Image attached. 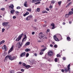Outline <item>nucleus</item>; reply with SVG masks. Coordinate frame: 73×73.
Here are the masks:
<instances>
[{
    "label": "nucleus",
    "instance_id": "obj_14",
    "mask_svg": "<svg viewBox=\"0 0 73 73\" xmlns=\"http://www.w3.org/2000/svg\"><path fill=\"white\" fill-rule=\"evenodd\" d=\"M39 35H40L39 36H40V37H41V38H42L43 37H44V36H45V35L41 33H39Z\"/></svg>",
    "mask_w": 73,
    "mask_h": 73
},
{
    "label": "nucleus",
    "instance_id": "obj_63",
    "mask_svg": "<svg viewBox=\"0 0 73 73\" xmlns=\"http://www.w3.org/2000/svg\"><path fill=\"white\" fill-rule=\"evenodd\" d=\"M44 47V45H42V46H41V47L42 48H43V47Z\"/></svg>",
    "mask_w": 73,
    "mask_h": 73
},
{
    "label": "nucleus",
    "instance_id": "obj_48",
    "mask_svg": "<svg viewBox=\"0 0 73 73\" xmlns=\"http://www.w3.org/2000/svg\"><path fill=\"white\" fill-rule=\"evenodd\" d=\"M64 71H65L64 70L62 69V70H61V72H64Z\"/></svg>",
    "mask_w": 73,
    "mask_h": 73
},
{
    "label": "nucleus",
    "instance_id": "obj_12",
    "mask_svg": "<svg viewBox=\"0 0 73 73\" xmlns=\"http://www.w3.org/2000/svg\"><path fill=\"white\" fill-rule=\"evenodd\" d=\"M27 1H25L24 4V5L25 7H28V5L27 4Z\"/></svg>",
    "mask_w": 73,
    "mask_h": 73
},
{
    "label": "nucleus",
    "instance_id": "obj_55",
    "mask_svg": "<svg viewBox=\"0 0 73 73\" xmlns=\"http://www.w3.org/2000/svg\"><path fill=\"white\" fill-rule=\"evenodd\" d=\"M19 64H20V65H21L22 64V63H21V62H19Z\"/></svg>",
    "mask_w": 73,
    "mask_h": 73
},
{
    "label": "nucleus",
    "instance_id": "obj_58",
    "mask_svg": "<svg viewBox=\"0 0 73 73\" xmlns=\"http://www.w3.org/2000/svg\"><path fill=\"white\" fill-rule=\"evenodd\" d=\"M63 59L64 60H66V58L65 57H64L63 58Z\"/></svg>",
    "mask_w": 73,
    "mask_h": 73
},
{
    "label": "nucleus",
    "instance_id": "obj_18",
    "mask_svg": "<svg viewBox=\"0 0 73 73\" xmlns=\"http://www.w3.org/2000/svg\"><path fill=\"white\" fill-rule=\"evenodd\" d=\"M25 67L27 69H29V68H31V66L29 65H26Z\"/></svg>",
    "mask_w": 73,
    "mask_h": 73
},
{
    "label": "nucleus",
    "instance_id": "obj_24",
    "mask_svg": "<svg viewBox=\"0 0 73 73\" xmlns=\"http://www.w3.org/2000/svg\"><path fill=\"white\" fill-rule=\"evenodd\" d=\"M71 4H72V2H70V3H69L66 6V8L69 7V5H70Z\"/></svg>",
    "mask_w": 73,
    "mask_h": 73
},
{
    "label": "nucleus",
    "instance_id": "obj_28",
    "mask_svg": "<svg viewBox=\"0 0 73 73\" xmlns=\"http://www.w3.org/2000/svg\"><path fill=\"white\" fill-rule=\"evenodd\" d=\"M67 39L68 40V41H70V37H68L67 38Z\"/></svg>",
    "mask_w": 73,
    "mask_h": 73
},
{
    "label": "nucleus",
    "instance_id": "obj_45",
    "mask_svg": "<svg viewBox=\"0 0 73 73\" xmlns=\"http://www.w3.org/2000/svg\"><path fill=\"white\" fill-rule=\"evenodd\" d=\"M56 56L57 57H60V55L59 54H57Z\"/></svg>",
    "mask_w": 73,
    "mask_h": 73
},
{
    "label": "nucleus",
    "instance_id": "obj_44",
    "mask_svg": "<svg viewBox=\"0 0 73 73\" xmlns=\"http://www.w3.org/2000/svg\"><path fill=\"white\" fill-rule=\"evenodd\" d=\"M51 3H52V4H54V0H52L51 1Z\"/></svg>",
    "mask_w": 73,
    "mask_h": 73
},
{
    "label": "nucleus",
    "instance_id": "obj_54",
    "mask_svg": "<svg viewBox=\"0 0 73 73\" xmlns=\"http://www.w3.org/2000/svg\"><path fill=\"white\" fill-rule=\"evenodd\" d=\"M50 8L52 9V8H53V7L52 6H50L49 7Z\"/></svg>",
    "mask_w": 73,
    "mask_h": 73
},
{
    "label": "nucleus",
    "instance_id": "obj_38",
    "mask_svg": "<svg viewBox=\"0 0 73 73\" xmlns=\"http://www.w3.org/2000/svg\"><path fill=\"white\" fill-rule=\"evenodd\" d=\"M5 31V29L3 28L2 29V32L3 33Z\"/></svg>",
    "mask_w": 73,
    "mask_h": 73
},
{
    "label": "nucleus",
    "instance_id": "obj_11",
    "mask_svg": "<svg viewBox=\"0 0 73 73\" xmlns=\"http://www.w3.org/2000/svg\"><path fill=\"white\" fill-rule=\"evenodd\" d=\"M9 8H11V9H13V8L14 7V6L13 4H11L10 6H9Z\"/></svg>",
    "mask_w": 73,
    "mask_h": 73
},
{
    "label": "nucleus",
    "instance_id": "obj_40",
    "mask_svg": "<svg viewBox=\"0 0 73 73\" xmlns=\"http://www.w3.org/2000/svg\"><path fill=\"white\" fill-rule=\"evenodd\" d=\"M51 25L52 26V27H54V23H52L51 24Z\"/></svg>",
    "mask_w": 73,
    "mask_h": 73
},
{
    "label": "nucleus",
    "instance_id": "obj_27",
    "mask_svg": "<svg viewBox=\"0 0 73 73\" xmlns=\"http://www.w3.org/2000/svg\"><path fill=\"white\" fill-rule=\"evenodd\" d=\"M69 14H66L65 15V17H69Z\"/></svg>",
    "mask_w": 73,
    "mask_h": 73
},
{
    "label": "nucleus",
    "instance_id": "obj_5",
    "mask_svg": "<svg viewBox=\"0 0 73 73\" xmlns=\"http://www.w3.org/2000/svg\"><path fill=\"white\" fill-rule=\"evenodd\" d=\"M32 16L31 15H29L26 18V20H27V21L28 20H31V18H32Z\"/></svg>",
    "mask_w": 73,
    "mask_h": 73
},
{
    "label": "nucleus",
    "instance_id": "obj_30",
    "mask_svg": "<svg viewBox=\"0 0 73 73\" xmlns=\"http://www.w3.org/2000/svg\"><path fill=\"white\" fill-rule=\"evenodd\" d=\"M23 38L26 39V40L27 39V35H26L25 34V35L24 37Z\"/></svg>",
    "mask_w": 73,
    "mask_h": 73
},
{
    "label": "nucleus",
    "instance_id": "obj_49",
    "mask_svg": "<svg viewBox=\"0 0 73 73\" xmlns=\"http://www.w3.org/2000/svg\"><path fill=\"white\" fill-rule=\"evenodd\" d=\"M42 13H47L48 12L45 11H43L42 12Z\"/></svg>",
    "mask_w": 73,
    "mask_h": 73
},
{
    "label": "nucleus",
    "instance_id": "obj_50",
    "mask_svg": "<svg viewBox=\"0 0 73 73\" xmlns=\"http://www.w3.org/2000/svg\"><path fill=\"white\" fill-rule=\"evenodd\" d=\"M47 31L48 32H49L50 31V30H49V29H47Z\"/></svg>",
    "mask_w": 73,
    "mask_h": 73
},
{
    "label": "nucleus",
    "instance_id": "obj_6",
    "mask_svg": "<svg viewBox=\"0 0 73 73\" xmlns=\"http://www.w3.org/2000/svg\"><path fill=\"white\" fill-rule=\"evenodd\" d=\"M2 25L4 27H7L8 25V23L7 22H3L2 23Z\"/></svg>",
    "mask_w": 73,
    "mask_h": 73
},
{
    "label": "nucleus",
    "instance_id": "obj_2",
    "mask_svg": "<svg viewBox=\"0 0 73 73\" xmlns=\"http://www.w3.org/2000/svg\"><path fill=\"white\" fill-rule=\"evenodd\" d=\"M70 64H69L67 66V68H64V71L65 72L67 73L68 71L69 73H70Z\"/></svg>",
    "mask_w": 73,
    "mask_h": 73
},
{
    "label": "nucleus",
    "instance_id": "obj_8",
    "mask_svg": "<svg viewBox=\"0 0 73 73\" xmlns=\"http://www.w3.org/2000/svg\"><path fill=\"white\" fill-rule=\"evenodd\" d=\"M54 38L55 41H59V40L57 38V37H56V36L54 35Z\"/></svg>",
    "mask_w": 73,
    "mask_h": 73
},
{
    "label": "nucleus",
    "instance_id": "obj_31",
    "mask_svg": "<svg viewBox=\"0 0 73 73\" xmlns=\"http://www.w3.org/2000/svg\"><path fill=\"white\" fill-rule=\"evenodd\" d=\"M27 11H29V12H31V9H27Z\"/></svg>",
    "mask_w": 73,
    "mask_h": 73
},
{
    "label": "nucleus",
    "instance_id": "obj_7",
    "mask_svg": "<svg viewBox=\"0 0 73 73\" xmlns=\"http://www.w3.org/2000/svg\"><path fill=\"white\" fill-rule=\"evenodd\" d=\"M46 50V49L45 48H44V49H42L41 50V52H40V54L41 55H42V54L43 53H44V52H44V51H45Z\"/></svg>",
    "mask_w": 73,
    "mask_h": 73
},
{
    "label": "nucleus",
    "instance_id": "obj_34",
    "mask_svg": "<svg viewBox=\"0 0 73 73\" xmlns=\"http://www.w3.org/2000/svg\"><path fill=\"white\" fill-rule=\"evenodd\" d=\"M61 1H59L58 2V4H59V5H61Z\"/></svg>",
    "mask_w": 73,
    "mask_h": 73
},
{
    "label": "nucleus",
    "instance_id": "obj_56",
    "mask_svg": "<svg viewBox=\"0 0 73 73\" xmlns=\"http://www.w3.org/2000/svg\"><path fill=\"white\" fill-rule=\"evenodd\" d=\"M34 55L35 56H37V54L36 53H35V54Z\"/></svg>",
    "mask_w": 73,
    "mask_h": 73
},
{
    "label": "nucleus",
    "instance_id": "obj_23",
    "mask_svg": "<svg viewBox=\"0 0 73 73\" xmlns=\"http://www.w3.org/2000/svg\"><path fill=\"white\" fill-rule=\"evenodd\" d=\"M4 42H5V41H4V40H3L2 41H1L0 42V45H1V44H3V43H4Z\"/></svg>",
    "mask_w": 73,
    "mask_h": 73
},
{
    "label": "nucleus",
    "instance_id": "obj_57",
    "mask_svg": "<svg viewBox=\"0 0 73 73\" xmlns=\"http://www.w3.org/2000/svg\"><path fill=\"white\" fill-rule=\"evenodd\" d=\"M50 47H53V45L51 44L50 45Z\"/></svg>",
    "mask_w": 73,
    "mask_h": 73
},
{
    "label": "nucleus",
    "instance_id": "obj_43",
    "mask_svg": "<svg viewBox=\"0 0 73 73\" xmlns=\"http://www.w3.org/2000/svg\"><path fill=\"white\" fill-rule=\"evenodd\" d=\"M20 8V7H17V9H19Z\"/></svg>",
    "mask_w": 73,
    "mask_h": 73
},
{
    "label": "nucleus",
    "instance_id": "obj_60",
    "mask_svg": "<svg viewBox=\"0 0 73 73\" xmlns=\"http://www.w3.org/2000/svg\"><path fill=\"white\" fill-rule=\"evenodd\" d=\"M38 42H41V40H38Z\"/></svg>",
    "mask_w": 73,
    "mask_h": 73
},
{
    "label": "nucleus",
    "instance_id": "obj_46",
    "mask_svg": "<svg viewBox=\"0 0 73 73\" xmlns=\"http://www.w3.org/2000/svg\"><path fill=\"white\" fill-rule=\"evenodd\" d=\"M13 19H16V16H13Z\"/></svg>",
    "mask_w": 73,
    "mask_h": 73
},
{
    "label": "nucleus",
    "instance_id": "obj_4",
    "mask_svg": "<svg viewBox=\"0 0 73 73\" xmlns=\"http://www.w3.org/2000/svg\"><path fill=\"white\" fill-rule=\"evenodd\" d=\"M48 56H52L53 54V52L52 51H50L49 52H48Z\"/></svg>",
    "mask_w": 73,
    "mask_h": 73
},
{
    "label": "nucleus",
    "instance_id": "obj_17",
    "mask_svg": "<svg viewBox=\"0 0 73 73\" xmlns=\"http://www.w3.org/2000/svg\"><path fill=\"white\" fill-rule=\"evenodd\" d=\"M15 12V10H11L10 11L11 13V14H13L14 13V12Z\"/></svg>",
    "mask_w": 73,
    "mask_h": 73
},
{
    "label": "nucleus",
    "instance_id": "obj_47",
    "mask_svg": "<svg viewBox=\"0 0 73 73\" xmlns=\"http://www.w3.org/2000/svg\"><path fill=\"white\" fill-rule=\"evenodd\" d=\"M1 9L2 11H4V10H5V9L4 8H2Z\"/></svg>",
    "mask_w": 73,
    "mask_h": 73
},
{
    "label": "nucleus",
    "instance_id": "obj_26",
    "mask_svg": "<svg viewBox=\"0 0 73 73\" xmlns=\"http://www.w3.org/2000/svg\"><path fill=\"white\" fill-rule=\"evenodd\" d=\"M27 40V39H24V38H23L22 40V42H24V41H25Z\"/></svg>",
    "mask_w": 73,
    "mask_h": 73
},
{
    "label": "nucleus",
    "instance_id": "obj_10",
    "mask_svg": "<svg viewBox=\"0 0 73 73\" xmlns=\"http://www.w3.org/2000/svg\"><path fill=\"white\" fill-rule=\"evenodd\" d=\"M13 46L9 50V52H8V54H9L10 53H11V52H12V51L13 50Z\"/></svg>",
    "mask_w": 73,
    "mask_h": 73
},
{
    "label": "nucleus",
    "instance_id": "obj_13",
    "mask_svg": "<svg viewBox=\"0 0 73 73\" xmlns=\"http://www.w3.org/2000/svg\"><path fill=\"white\" fill-rule=\"evenodd\" d=\"M25 54H26L25 52L22 53L21 54V57H23V56H24L25 55Z\"/></svg>",
    "mask_w": 73,
    "mask_h": 73
},
{
    "label": "nucleus",
    "instance_id": "obj_32",
    "mask_svg": "<svg viewBox=\"0 0 73 73\" xmlns=\"http://www.w3.org/2000/svg\"><path fill=\"white\" fill-rule=\"evenodd\" d=\"M29 53H27V54H26V57H28L29 56Z\"/></svg>",
    "mask_w": 73,
    "mask_h": 73
},
{
    "label": "nucleus",
    "instance_id": "obj_51",
    "mask_svg": "<svg viewBox=\"0 0 73 73\" xmlns=\"http://www.w3.org/2000/svg\"><path fill=\"white\" fill-rule=\"evenodd\" d=\"M21 71H22V72H23L24 71V69H21Z\"/></svg>",
    "mask_w": 73,
    "mask_h": 73
},
{
    "label": "nucleus",
    "instance_id": "obj_53",
    "mask_svg": "<svg viewBox=\"0 0 73 73\" xmlns=\"http://www.w3.org/2000/svg\"><path fill=\"white\" fill-rule=\"evenodd\" d=\"M46 9L47 10V11H49V9L48 8H46Z\"/></svg>",
    "mask_w": 73,
    "mask_h": 73
},
{
    "label": "nucleus",
    "instance_id": "obj_35",
    "mask_svg": "<svg viewBox=\"0 0 73 73\" xmlns=\"http://www.w3.org/2000/svg\"><path fill=\"white\" fill-rule=\"evenodd\" d=\"M10 73H15V71L12 70L10 71Z\"/></svg>",
    "mask_w": 73,
    "mask_h": 73
},
{
    "label": "nucleus",
    "instance_id": "obj_39",
    "mask_svg": "<svg viewBox=\"0 0 73 73\" xmlns=\"http://www.w3.org/2000/svg\"><path fill=\"white\" fill-rule=\"evenodd\" d=\"M54 47L55 48H57V44L54 45Z\"/></svg>",
    "mask_w": 73,
    "mask_h": 73
},
{
    "label": "nucleus",
    "instance_id": "obj_16",
    "mask_svg": "<svg viewBox=\"0 0 73 73\" xmlns=\"http://www.w3.org/2000/svg\"><path fill=\"white\" fill-rule=\"evenodd\" d=\"M37 1H40L38 0H32V3H36V2H37Z\"/></svg>",
    "mask_w": 73,
    "mask_h": 73
},
{
    "label": "nucleus",
    "instance_id": "obj_19",
    "mask_svg": "<svg viewBox=\"0 0 73 73\" xmlns=\"http://www.w3.org/2000/svg\"><path fill=\"white\" fill-rule=\"evenodd\" d=\"M73 11H70L68 13V15L69 16H70L71 15H73Z\"/></svg>",
    "mask_w": 73,
    "mask_h": 73
},
{
    "label": "nucleus",
    "instance_id": "obj_64",
    "mask_svg": "<svg viewBox=\"0 0 73 73\" xmlns=\"http://www.w3.org/2000/svg\"><path fill=\"white\" fill-rule=\"evenodd\" d=\"M35 22H36V21H37V19H35L34 20Z\"/></svg>",
    "mask_w": 73,
    "mask_h": 73
},
{
    "label": "nucleus",
    "instance_id": "obj_61",
    "mask_svg": "<svg viewBox=\"0 0 73 73\" xmlns=\"http://www.w3.org/2000/svg\"><path fill=\"white\" fill-rule=\"evenodd\" d=\"M43 27H46V25H43Z\"/></svg>",
    "mask_w": 73,
    "mask_h": 73
},
{
    "label": "nucleus",
    "instance_id": "obj_33",
    "mask_svg": "<svg viewBox=\"0 0 73 73\" xmlns=\"http://www.w3.org/2000/svg\"><path fill=\"white\" fill-rule=\"evenodd\" d=\"M23 66H25V67L27 65L26 64H25V63H24L23 64Z\"/></svg>",
    "mask_w": 73,
    "mask_h": 73
},
{
    "label": "nucleus",
    "instance_id": "obj_3",
    "mask_svg": "<svg viewBox=\"0 0 73 73\" xmlns=\"http://www.w3.org/2000/svg\"><path fill=\"white\" fill-rule=\"evenodd\" d=\"M24 34H23V33H22V34H21L19 36L18 38H17L15 40V41H19V40H20L21 38L22 37V36H23V35Z\"/></svg>",
    "mask_w": 73,
    "mask_h": 73
},
{
    "label": "nucleus",
    "instance_id": "obj_22",
    "mask_svg": "<svg viewBox=\"0 0 73 73\" xmlns=\"http://www.w3.org/2000/svg\"><path fill=\"white\" fill-rule=\"evenodd\" d=\"M30 50H31V49H29V48H27L25 50V52H29V51H30Z\"/></svg>",
    "mask_w": 73,
    "mask_h": 73
},
{
    "label": "nucleus",
    "instance_id": "obj_41",
    "mask_svg": "<svg viewBox=\"0 0 73 73\" xmlns=\"http://www.w3.org/2000/svg\"><path fill=\"white\" fill-rule=\"evenodd\" d=\"M58 36L59 37H60V38H62V36H61V35L60 34H58Z\"/></svg>",
    "mask_w": 73,
    "mask_h": 73
},
{
    "label": "nucleus",
    "instance_id": "obj_62",
    "mask_svg": "<svg viewBox=\"0 0 73 73\" xmlns=\"http://www.w3.org/2000/svg\"><path fill=\"white\" fill-rule=\"evenodd\" d=\"M34 28L35 29H37V27H34Z\"/></svg>",
    "mask_w": 73,
    "mask_h": 73
},
{
    "label": "nucleus",
    "instance_id": "obj_37",
    "mask_svg": "<svg viewBox=\"0 0 73 73\" xmlns=\"http://www.w3.org/2000/svg\"><path fill=\"white\" fill-rule=\"evenodd\" d=\"M40 2H38L36 3H35V5L38 4H40Z\"/></svg>",
    "mask_w": 73,
    "mask_h": 73
},
{
    "label": "nucleus",
    "instance_id": "obj_59",
    "mask_svg": "<svg viewBox=\"0 0 73 73\" xmlns=\"http://www.w3.org/2000/svg\"><path fill=\"white\" fill-rule=\"evenodd\" d=\"M2 49H3H3H4L5 48H4V47H2Z\"/></svg>",
    "mask_w": 73,
    "mask_h": 73
},
{
    "label": "nucleus",
    "instance_id": "obj_29",
    "mask_svg": "<svg viewBox=\"0 0 73 73\" xmlns=\"http://www.w3.org/2000/svg\"><path fill=\"white\" fill-rule=\"evenodd\" d=\"M15 13L16 15H19V12L17 11H16L15 12Z\"/></svg>",
    "mask_w": 73,
    "mask_h": 73
},
{
    "label": "nucleus",
    "instance_id": "obj_20",
    "mask_svg": "<svg viewBox=\"0 0 73 73\" xmlns=\"http://www.w3.org/2000/svg\"><path fill=\"white\" fill-rule=\"evenodd\" d=\"M30 44V42H28L25 44V45L26 46H27L29 45Z\"/></svg>",
    "mask_w": 73,
    "mask_h": 73
},
{
    "label": "nucleus",
    "instance_id": "obj_42",
    "mask_svg": "<svg viewBox=\"0 0 73 73\" xmlns=\"http://www.w3.org/2000/svg\"><path fill=\"white\" fill-rule=\"evenodd\" d=\"M54 60L55 62H57V58H55L54 59Z\"/></svg>",
    "mask_w": 73,
    "mask_h": 73
},
{
    "label": "nucleus",
    "instance_id": "obj_25",
    "mask_svg": "<svg viewBox=\"0 0 73 73\" xmlns=\"http://www.w3.org/2000/svg\"><path fill=\"white\" fill-rule=\"evenodd\" d=\"M11 27V26L10 25H8L7 26V29H8Z\"/></svg>",
    "mask_w": 73,
    "mask_h": 73
},
{
    "label": "nucleus",
    "instance_id": "obj_21",
    "mask_svg": "<svg viewBox=\"0 0 73 73\" xmlns=\"http://www.w3.org/2000/svg\"><path fill=\"white\" fill-rule=\"evenodd\" d=\"M4 47L5 48V51H7V46L5 45H4Z\"/></svg>",
    "mask_w": 73,
    "mask_h": 73
},
{
    "label": "nucleus",
    "instance_id": "obj_52",
    "mask_svg": "<svg viewBox=\"0 0 73 73\" xmlns=\"http://www.w3.org/2000/svg\"><path fill=\"white\" fill-rule=\"evenodd\" d=\"M35 33L34 32H32V35H35Z\"/></svg>",
    "mask_w": 73,
    "mask_h": 73
},
{
    "label": "nucleus",
    "instance_id": "obj_15",
    "mask_svg": "<svg viewBox=\"0 0 73 73\" xmlns=\"http://www.w3.org/2000/svg\"><path fill=\"white\" fill-rule=\"evenodd\" d=\"M29 12H27L25 13L23 15V16H24V17H25L26 16L28 15H29Z\"/></svg>",
    "mask_w": 73,
    "mask_h": 73
},
{
    "label": "nucleus",
    "instance_id": "obj_36",
    "mask_svg": "<svg viewBox=\"0 0 73 73\" xmlns=\"http://www.w3.org/2000/svg\"><path fill=\"white\" fill-rule=\"evenodd\" d=\"M36 11H37V12H40V8H37V9Z\"/></svg>",
    "mask_w": 73,
    "mask_h": 73
},
{
    "label": "nucleus",
    "instance_id": "obj_9",
    "mask_svg": "<svg viewBox=\"0 0 73 73\" xmlns=\"http://www.w3.org/2000/svg\"><path fill=\"white\" fill-rule=\"evenodd\" d=\"M23 42H22L20 44V42H18L17 43V45H18V46H20L21 47L22 46V45H23Z\"/></svg>",
    "mask_w": 73,
    "mask_h": 73
},
{
    "label": "nucleus",
    "instance_id": "obj_1",
    "mask_svg": "<svg viewBox=\"0 0 73 73\" xmlns=\"http://www.w3.org/2000/svg\"><path fill=\"white\" fill-rule=\"evenodd\" d=\"M8 58H9V60H11V61H13V60H14L15 59H16V57H15V56H13V57L11 55H8L6 56L5 58V60H7L8 59Z\"/></svg>",
    "mask_w": 73,
    "mask_h": 73
}]
</instances>
